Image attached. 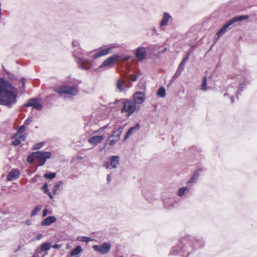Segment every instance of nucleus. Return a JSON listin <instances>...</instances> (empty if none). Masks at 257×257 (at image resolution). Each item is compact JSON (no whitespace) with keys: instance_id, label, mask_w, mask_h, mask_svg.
<instances>
[{"instance_id":"1","label":"nucleus","mask_w":257,"mask_h":257,"mask_svg":"<svg viewBox=\"0 0 257 257\" xmlns=\"http://www.w3.org/2000/svg\"><path fill=\"white\" fill-rule=\"evenodd\" d=\"M17 89L4 79L0 78V104L11 106L16 102Z\"/></svg>"},{"instance_id":"2","label":"nucleus","mask_w":257,"mask_h":257,"mask_svg":"<svg viewBox=\"0 0 257 257\" xmlns=\"http://www.w3.org/2000/svg\"><path fill=\"white\" fill-rule=\"evenodd\" d=\"M248 18V16H236L228 21L217 32V40L223 36L225 33L227 31L228 28L234 24L235 23L240 22L243 20H247Z\"/></svg>"},{"instance_id":"3","label":"nucleus","mask_w":257,"mask_h":257,"mask_svg":"<svg viewBox=\"0 0 257 257\" xmlns=\"http://www.w3.org/2000/svg\"><path fill=\"white\" fill-rule=\"evenodd\" d=\"M137 106L131 99H125L123 101L121 112L125 116H129L136 110Z\"/></svg>"},{"instance_id":"4","label":"nucleus","mask_w":257,"mask_h":257,"mask_svg":"<svg viewBox=\"0 0 257 257\" xmlns=\"http://www.w3.org/2000/svg\"><path fill=\"white\" fill-rule=\"evenodd\" d=\"M123 127L121 126L115 131L107 138V144L110 147L114 146L120 140V135L123 131Z\"/></svg>"},{"instance_id":"5","label":"nucleus","mask_w":257,"mask_h":257,"mask_svg":"<svg viewBox=\"0 0 257 257\" xmlns=\"http://www.w3.org/2000/svg\"><path fill=\"white\" fill-rule=\"evenodd\" d=\"M116 47L117 46L114 44L106 45L97 51L94 55L92 56V58L95 59L99 57L111 53L112 52V49Z\"/></svg>"},{"instance_id":"6","label":"nucleus","mask_w":257,"mask_h":257,"mask_svg":"<svg viewBox=\"0 0 257 257\" xmlns=\"http://www.w3.org/2000/svg\"><path fill=\"white\" fill-rule=\"evenodd\" d=\"M60 95L69 94L71 95H76L78 90L75 86H64L60 87L56 91Z\"/></svg>"},{"instance_id":"7","label":"nucleus","mask_w":257,"mask_h":257,"mask_svg":"<svg viewBox=\"0 0 257 257\" xmlns=\"http://www.w3.org/2000/svg\"><path fill=\"white\" fill-rule=\"evenodd\" d=\"M119 164V157L114 155L110 156L109 158V162H106L104 164L106 169H115Z\"/></svg>"},{"instance_id":"8","label":"nucleus","mask_w":257,"mask_h":257,"mask_svg":"<svg viewBox=\"0 0 257 257\" xmlns=\"http://www.w3.org/2000/svg\"><path fill=\"white\" fill-rule=\"evenodd\" d=\"M77 63L79 68L88 70L93 66V61L88 59H84L80 57L75 56Z\"/></svg>"},{"instance_id":"9","label":"nucleus","mask_w":257,"mask_h":257,"mask_svg":"<svg viewBox=\"0 0 257 257\" xmlns=\"http://www.w3.org/2000/svg\"><path fill=\"white\" fill-rule=\"evenodd\" d=\"M36 152V157L39 163V166H43L46 162L47 159L51 157V153L50 152L37 151Z\"/></svg>"},{"instance_id":"10","label":"nucleus","mask_w":257,"mask_h":257,"mask_svg":"<svg viewBox=\"0 0 257 257\" xmlns=\"http://www.w3.org/2000/svg\"><path fill=\"white\" fill-rule=\"evenodd\" d=\"M111 244L108 242H104L101 245H94L92 247L94 250L100 254H105L107 253L110 250Z\"/></svg>"},{"instance_id":"11","label":"nucleus","mask_w":257,"mask_h":257,"mask_svg":"<svg viewBox=\"0 0 257 257\" xmlns=\"http://www.w3.org/2000/svg\"><path fill=\"white\" fill-rule=\"evenodd\" d=\"M119 56L117 55H113L105 60H104L102 64L99 67V68H111L115 62L118 59Z\"/></svg>"},{"instance_id":"12","label":"nucleus","mask_w":257,"mask_h":257,"mask_svg":"<svg viewBox=\"0 0 257 257\" xmlns=\"http://www.w3.org/2000/svg\"><path fill=\"white\" fill-rule=\"evenodd\" d=\"M146 100V94L144 92L137 91L133 95V102L137 106L142 104Z\"/></svg>"},{"instance_id":"13","label":"nucleus","mask_w":257,"mask_h":257,"mask_svg":"<svg viewBox=\"0 0 257 257\" xmlns=\"http://www.w3.org/2000/svg\"><path fill=\"white\" fill-rule=\"evenodd\" d=\"M25 106L26 107L31 106L38 110H41L42 108L41 100L38 98L31 99Z\"/></svg>"},{"instance_id":"14","label":"nucleus","mask_w":257,"mask_h":257,"mask_svg":"<svg viewBox=\"0 0 257 257\" xmlns=\"http://www.w3.org/2000/svg\"><path fill=\"white\" fill-rule=\"evenodd\" d=\"M104 138V135L93 136L88 139V142L93 146H96L98 144L100 143Z\"/></svg>"},{"instance_id":"15","label":"nucleus","mask_w":257,"mask_h":257,"mask_svg":"<svg viewBox=\"0 0 257 257\" xmlns=\"http://www.w3.org/2000/svg\"><path fill=\"white\" fill-rule=\"evenodd\" d=\"M147 55L146 49L143 47H140L137 48L136 52V56L138 60L142 61Z\"/></svg>"},{"instance_id":"16","label":"nucleus","mask_w":257,"mask_h":257,"mask_svg":"<svg viewBox=\"0 0 257 257\" xmlns=\"http://www.w3.org/2000/svg\"><path fill=\"white\" fill-rule=\"evenodd\" d=\"M57 220L56 218L53 216H49L42 221L41 224L42 226H49L55 222Z\"/></svg>"},{"instance_id":"17","label":"nucleus","mask_w":257,"mask_h":257,"mask_svg":"<svg viewBox=\"0 0 257 257\" xmlns=\"http://www.w3.org/2000/svg\"><path fill=\"white\" fill-rule=\"evenodd\" d=\"M239 84H238V90L236 93L237 96L239 91H241L245 88V86L248 83V81L244 77H239Z\"/></svg>"},{"instance_id":"18","label":"nucleus","mask_w":257,"mask_h":257,"mask_svg":"<svg viewBox=\"0 0 257 257\" xmlns=\"http://www.w3.org/2000/svg\"><path fill=\"white\" fill-rule=\"evenodd\" d=\"M172 18L171 16L168 13L165 12L163 13L162 20L160 22V27L167 26L168 22Z\"/></svg>"},{"instance_id":"19","label":"nucleus","mask_w":257,"mask_h":257,"mask_svg":"<svg viewBox=\"0 0 257 257\" xmlns=\"http://www.w3.org/2000/svg\"><path fill=\"white\" fill-rule=\"evenodd\" d=\"M82 251L81 246L77 245L70 252V257H79Z\"/></svg>"},{"instance_id":"20","label":"nucleus","mask_w":257,"mask_h":257,"mask_svg":"<svg viewBox=\"0 0 257 257\" xmlns=\"http://www.w3.org/2000/svg\"><path fill=\"white\" fill-rule=\"evenodd\" d=\"M20 174L19 171L17 169H13L9 173L7 177L8 181L13 180L18 178Z\"/></svg>"},{"instance_id":"21","label":"nucleus","mask_w":257,"mask_h":257,"mask_svg":"<svg viewBox=\"0 0 257 257\" xmlns=\"http://www.w3.org/2000/svg\"><path fill=\"white\" fill-rule=\"evenodd\" d=\"M140 128V125L137 124L135 126L131 127L126 134L124 140H127L133 134L137 132Z\"/></svg>"},{"instance_id":"22","label":"nucleus","mask_w":257,"mask_h":257,"mask_svg":"<svg viewBox=\"0 0 257 257\" xmlns=\"http://www.w3.org/2000/svg\"><path fill=\"white\" fill-rule=\"evenodd\" d=\"M164 204L165 208L170 209L174 207L176 202L173 199H169L165 200Z\"/></svg>"},{"instance_id":"23","label":"nucleus","mask_w":257,"mask_h":257,"mask_svg":"<svg viewBox=\"0 0 257 257\" xmlns=\"http://www.w3.org/2000/svg\"><path fill=\"white\" fill-rule=\"evenodd\" d=\"M125 81L121 79H118L116 81V87L120 92H123L124 90Z\"/></svg>"},{"instance_id":"24","label":"nucleus","mask_w":257,"mask_h":257,"mask_svg":"<svg viewBox=\"0 0 257 257\" xmlns=\"http://www.w3.org/2000/svg\"><path fill=\"white\" fill-rule=\"evenodd\" d=\"M15 138V140L13 142L12 144L14 146H17L21 143L22 140L23 141L25 140V139H26V136L25 135L17 136L16 135Z\"/></svg>"},{"instance_id":"25","label":"nucleus","mask_w":257,"mask_h":257,"mask_svg":"<svg viewBox=\"0 0 257 257\" xmlns=\"http://www.w3.org/2000/svg\"><path fill=\"white\" fill-rule=\"evenodd\" d=\"M189 189L187 187L184 186L180 188L177 191V195L182 197L189 192Z\"/></svg>"},{"instance_id":"26","label":"nucleus","mask_w":257,"mask_h":257,"mask_svg":"<svg viewBox=\"0 0 257 257\" xmlns=\"http://www.w3.org/2000/svg\"><path fill=\"white\" fill-rule=\"evenodd\" d=\"M63 184V182L62 181L58 182L54 187L53 189V193L55 195L58 194L60 191V188Z\"/></svg>"},{"instance_id":"27","label":"nucleus","mask_w":257,"mask_h":257,"mask_svg":"<svg viewBox=\"0 0 257 257\" xmlns=\"http://www.w3.org/2000/svg\"><path fill=\"white\" fill-rule=\"evenodd\" d=\"M51 247V244L50 242H44L40 246V250L42 251H47Z\"/></svg>"},{"instance_id":"28","label":"nucleus","mask_w":257,"mask_h":257,"mask_svg":"<svg viewBox=\"0 0 257 257\" xmlns=\"http://www.w3.org/2000/svg\"><path fill=\"white\" fill-rule=\"evenodd\" d=\"M200 172V170H197L192 175V177L190 178V179L188 181V183H192L194 182H195L199 175V173Z\"/></svg>"},{"instance_id":"29","label":"nucleus","mask_w":257,"mask_h":257,"mask_svg":"<svg viewBox=\"0 0 257 257\" xmlns=\"http://www.w3.org/2000/svg\"><path fill=\"white\" fill-rule=\"evenodd\" d=\"M77 240L81 242H88L89 241H92L93 239L90 237L85 236H77Z\"/></svg>"},{"instance_id":"30","label":"nucleus","mask_w":257,"mask_h":257,"mask_svg":"<svg viewBox=\"0 0 257 257\" xmlns=\"http://www.w3.org/2000/svg\"><path fill=\"white\" fill-rule=\"evenodd\" d=\"M166 95L165 88L163 87H160L157 92V95L161 98H164Z\"/></svg>"},{"instance_id":"31","label":"nucleus","mask_w":257,"mask_h":257,"mask_svg":"<svg viewBox=\"0 0 257 257\" xmlns=\"http://www.w3.org/2000/svg\"><path fill=\"white\" fill-rule=\"evenodd\" d=\"M41 205H37L31 211V215L34 216L37 214V213L41 210Z\"/></svg>"},{"instance_id":"32","label":"nucleus","mask_w":257,"mask_h":257,"mask_svg":"<svg viewBox=\"0 0 257 257\" xmlns=\"http://www.w3.org/2000/svg\"><path fill=\"white\" fill-rule=\"evenodd\" d=\"M35 160H37L36 152L32 153L27 158V162L30 163H32Z\"/></svg>"},{"instance_id":"33","label":"nucleus","mask_w":257,"mask_h":257,"mask_svg":"<svg viewBox=\"0 0 257 257\" xmlns=\"http://www.w3.org/2000/svg\"><path fill=\"white\" fill-rule=\"evenodd\" d=\"M201 89L203 91H206L207 89V78L204 77L202 83Z\"/></svg>"},{"instance_id":"34","label":"nucleus","mask_w":257,"mask_h":257,"mask_svg":"<svg viewBox=\"0 0 257 257\" xmlns=\"http://www.w3.org/2000/svg\"><path fill=\"white\" fill-rule=\"evenodd\" d=\"M44 176L45 178H46L47 179H52L55 177L56 173H50L49 174L45 173L44 175Z\"/></svg>"},{"instance_id":"35","label":"nucleus","mask_w":257,"mask_h":257,"mask_svg":"<svg viewBox=\"0 0 257 257\" xmlns=\"http://www.w3.org/2000/svg\"><path fill=\"white\" fill-rule=\"evenodd\" d=\"M139 76L140 75L131 74L128 76V79L132 82H135Z\"/></svg>"},{"instance_id":"36","label":"nucleus","mask_w":257,"mask_h":257,"mask_svg":"<svg viewBox=\"0 0 257 257\" xmlns=\"http://www.w3.org/2000/svg\"><path fill=\"white\" fill-rule=\"evenodd\" d=\"M187 59L188 57L185 58L180 64L178 69L183 70L184 68L185 64Z\"/></svg>"},{"instance_id":"37","label":"nucleus","mask_w":257,"mask_h":257,"mask_svg":"<svg viewBox=\"0 0 257 257\" xmlns=\"http://www.w3.org/2000/svg\"><path fill=\"white\" fill-rule=\"evenodd\" d=\"M25 130L24 125L21 126L18 131L17 133L16 134L17 136H20Z\"/></svg>"},{"instance_id":"38","label":"nucleus","mask_w":257,"mask_h":257,"mask_svg":"<svg viewBox=\"0 0 257 257\" xmlns=\"http://www.w3.org/2000/svg\"><path fill=\"white\" fill-rule=\"evenodd\" d=\"M43 145V143H39L36 144L33 146L34 150H37L41 148Z\"/></svg>"},{"instance_id":"39","label":"nucleus","mask_w":257,"mask_h":257,"mask_svg":"<svg viewBox=\"0 0 257 257\" xmlns=\"http://www.w3.org/2000/svg\"><path fill=\"white\" fill-rule=\"evenodd\" d=\"M42 190H43L44 192L45 193H48L49 192V189H48V185L47 183H45L43 186L42 187Z\"/></svg>"},{"instance_id":"40","label":"nucleus","mask_w":257,"mask_h":257,"mask_svg":"<svg viewBox=\"0 0 257 257\" xmlns=\"http://www.w3.org/2000/svg\"><path fill=\"white\" fill-rule=\"evenodd\" d=\"M73 47H79V42L78 40H74L72 42Z\"/></svg>"},{"instance_id":"41","label":"nucleus","mask_w":257,"mask_h":257,"mask_svg":"<svg viewBox=\"0 0 257 257\" xmlns=\"http://www.w3.org/2000/svg\"><path fill=\"white\" fill-rule=\"evenodd\" d=\"M182 71V70L178 69L176 71V72L174 76V78L178 77L179 75H180V74H181Z\"/></svg>"},{"instance_id":"42","label":"nucleus","mask_w":257,"mask_h":257,"mask_svg":"<svg viewBox=\"0 0 257 257\" xmlns=\"http://www.w3.org/2000/svg\"><path fill=\"white\" fill-rule=\"evenodd\" d=\"M33 120V117L30 116L28 117L27 119L25 121V124H29L30 122H32Z\"/></svg>"},{"instance_id":"43","label":"nucleus","mask_w":257,"mask_h":257,"mask_svg":"<svg viewBox=\"0 0 257 257\" xmlns=\"http://www.w3.org/2000/svg\"><path fill=\"white\" fill-rule=\"evenodd\" d=\"M49 213V210L47 209H44L43 211L42 216L44 217L46 216Z\"/></svg>"},{"instance_id":"44","label":"nucleus","mask_w":257,"mask_h":257,"mask_svg":"<svg viewBox=\"0 0 257 257\" xmlns=\"http://www.w3.org/2000/svg\"><path fill=\"white\" fill-rule=\"evenodd\" d=\"M43 237V235L41 233H39V234H38L36 236V240H40L41 238H42Z\"/></svg>"},{"instance_id":"45","label":"nucleus","mask_w":257,"mask_h":257,"mask_svg":"<svg viewBox=\"0 0 257 257\" xmlns=\"http://www.w3.org/2000/svg\"><path fill=\"white\" fill-rule=\"evenodd\" d=\"M51 247H53V248L58 249L61 247V245L58 244H55L53 245H51Z\"/></svg>"},{"instance_id":"46","label":"nucleus","mask_w":257,"mask_h":257,"mask_svg":"<svg viewBox=\"0 0 257 257\" xmlns=\"http://www.w3.org/2000/svg\"><path fill=\"white\" fill-rule=\"evenodd\" d=\"M25 223L27 225H31L32 224V221L30 219H27Z\"/></svg>"},{"instance_id":"47","label":"nucleus","mask_w":257,"mask_h":257,"mask_svg":"<svg viewBox=\"0 0 257 257\" xmlns=\"http://www.w3.org/2000/svg\"><path fill=\"white\" fill-rule=\"evenodd\" d=\"M107 180L108 182H110L111 181V177L110 175H108L107 176Z\"/></svg>"},{"instance_id":"48","label":"nucleus","mask_w":257,"mask_h":257,"mask_svg":"<svg viewBox=\"0 0 257 257\" xmlns=\"http://www.w3.org/2000/svg\"><path fill=\"white\" fill-rule=\"evenodd\" d=\"M47 194L48 195L49 197V198L50 199H53V196L52 195V194L49 192L47 193Z\"/></svg>"},{"instance_id":"49","label":"nucleus","mask_w":257,"mask_h":257,"mask_svg":"<svg viewBox=\"0 0 257 257\" xmlns=\"http://www.w3.org/2000/svg\"><path fill=\"white\" fill-rule=\"evenodd\" d=\"M130 58V56H126L124 58H123V60L124 61H128Z\"/></svg>"},{"instance_id":"50","label":"nucleus","mask_w":257,"mask_h":257,"mask_svg":"<svg viewBox=\"0 0 257 257\" xmlns=\"http://www.w3.org/2000/svg\"><path fill=\"white\" fill-rule=\"evenodd\" d=\"M106 127H107V125H105V126H104V127H102V128H101V130H103L104 129H105V128H106Z\"/></svg>"},{"instance_id":"51","label":"nucleus","mask_w":257,"mask_h":257,"mask_svg":"<svg viewBox=\"0 0 257 257\" xmlns=\"http://www.w3.org/2000/svg\"><path fill=\"white\" fill-rule=\"evenodd\" d=\"M32 257H39V256L37 254H34Z\"/></svg>"},{"instance_id":"52","label":"nucleus","mask_w":257,"mask_h":257,"mask_svg":"<svg viewBox=\"0 0 257 257\" xmlns=\"http://www.w3.org/2000/svg\"><path fill=\"white\" fill-rule=\"evenodd\" d=\"M195 247H196V248H197V247H199V246H198V245L197 243H196V244H195Z\"/></svg>"},{"instance_id":"53","label":"nucleus","mask_w":257,"mask_h":257,"mask_svg":"<svg viewBox=\"0 0 257 257\" xmlns=\"http://www.w3.org/2000/svg\"><path fill=\"white\" fill-rule=\"evenodd\" d=\"M38 250H39L38 249H36V253H38Z\"/></svg>"},{"instance_id":"54","label":"nucleus","mask_w":257,"mask_h":257,"mask_svg":"<svg viewBox=\"0 0 257 257\" xmlns=\"http://www.w3.org/2000/svg\"><path fill=\"white\" fill-rule=\"evenodd\" d=\"M232 102H233L234 101V98H232Z\"/></svg>"},{"instance_id":"55","label":"nucleus","mask_w":257,"mask_h":257,"mask_svg":"<svg viewBox=\"0 0 257 257\" xmlns=\"http://www.w3.org/2000/svg\"><path fill=\"white\" fill-rule=\"evenodd\" d=\"M99 131H96V132H95V133H98V132H99Z\"/></svg>"},{"instance_id":"56","label":"nucleus","mask_w":257,"mask_h":257,"mask_svg":"<svg viewBox=\"0 0 257 257\" xmlns=\"http://www.w3.org/2000/svg\"><path fill=\"white\" fill-rule=\"evenodd\" d=\"M43 257H44V256H43Z\"/></svg>"}]
</instances>
